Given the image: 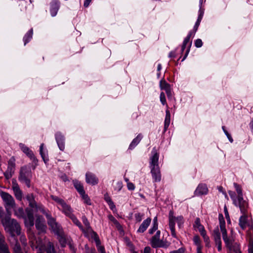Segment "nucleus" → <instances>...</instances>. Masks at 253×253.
Instances as JSON below:
<instances>
[{"mask_svg": "<svg viewBox=\"0 0 253 253\" xmlns=\"http://www.w3.org/2000/svg\"><path fill=\"white\" fill-rule=\"evenodd\" d=\"M152 157L150 158V169L153 181L155 182H160L161 180V174L158 164L159 154L155 148L152 151Z\"/></svg>", "mask_w": 253, "mask_h": 253, "instance_id": "obj_1", "label": "nucleus"}, {"mask_svg": "<svg viewBox=\"0 0 253 253\" xmlns=\"http://www.w3.org/2000/svg\"><path fill=\"white\" fill-rule=\"evenodd\" d=\"M10 215L3 218L1 219V223L5 227V230L10 233L12 236L15 235H20L21 228L19 223L14 219H11Z\"/></svg>", "mask_w": 253, "mask_h": 253, "instance_id": "obj_2", "label": "nucleus"}, {"mask_svg": "<svg viewBox=\"0 0 253 253\" xmlns=\"http://www.w3.org/2000/svg\"><path fill=\"white\" fill-rule=\"evenodd\" d=\"M0 196L3 202V205L7 214L11 215V210L16 207L14 198L8 193L2 191L0 192Z\"/></svg>", "mask_w": 253, "mask_h": 253, "instance_id": "obj_3", "label": "nucleus"}, {"mask_svg": "<svg viewBox=\"0 0 253 253\" xmlns=\"http://www.w3.org/2000/svg\"><path fill=\"white\" fill-rule=\"evenodd\" d=\"M169 227L171 231V234L174 238H176V234L175 230V224L176 222L179 228H181L184 223V219L182 216L175 217L173 212L170 211L169 216Z\"/></svg>", "mask_w": 253, "mask_h": 253, "instance_id": "obj_4", "label": "nucleus"}, {"mask_svg": "<svg viewBox=\"0 0 253 253\" xmlns=\"http://www.w3.org/2000/svg\"><path fill=\"white\" fill-rule=\"evenodd\" d=\"M233 185L238 194V207L240 208L241 212H244L247 210L248 203L243 199L242 190L241 186L236 183H234Z\"/></svg>", "mask_w": 253, "mask_h": 253, "instance_id": "obj_5", "label": "nucleus"}, {"mask_svg": "<svg viewBox=\"0 0 253 253\" xmlns=\"http://www.w3.org/2000/svg\"><path fill=\"white\" fill-rule=\"evenodd\" d=\"M160 231L158 230L150 240L151 245L153 248H167L168 247L167 242L160 240Z\"/></svg>", "mask_w": 253, "mask_h": 253, "instance_id": "obj_6", "label": "nucleus"}, {"mask_svg": "<svg viewBox=\"0 0 253 253\" xmlns=\"http://www.w3.org/2000/svg\"><path fill=\"white\" fill-rule=\"evenodd\" d=\"M46 216L47 219L48 224L51 227L52 230L55 234L60 236L62 233V231L60 225H59L55 221V219L52 217L49 214L46 213Z\"/></svg>", "mask_w": 253, "mask_h": 253, "instance_id": "obj_7", "label": "nucleus"}, {"mask_svg": "<svg viewBox=\"0 0 253 253\" xmlns=\"http://www.w3.org/2000/svg\"><path fill=\"white\" fill-rule=\"evenodd\" d=\"M30 175V171L27 169L26 167L21 168L18 179L21 182L24 183L28 187L30 186L29 179Z\"/></svg>", "mask_w": 253, "mask_h": 253, "instance_id": "obj_8", "label": "nucleus"}, {"mask_svg": "<svg viewBox=\"0 0 253 253\" xmlns=\"http://www.w3.org/2000/svg\"><path fill=\"white\" fill-rule=\"evenodd\" d=\"M15 169V159L12 157L8 161L7 170L4 173V175L7 179H10L14 173Z\"/></svg>", "mask_w": 253, "mask_h": 253, "instance_id": "obj_9", "label": "nucleus"}, {"mask_svg": "<svg viewBox=\"0 0 253 253\" xmlns=\"http://www.w3.org/2000/svg\"><path fill=\"white\" fill-rule=\"evenodd\" d=\"M12 189L17 200L21 201L23 198V193L15 179L12 180Z\"/></svg>", "mask_w": 253, "mask_h": 253, "instance_id": "obj_10", "label": "nucleus"}, {"mask_svg": "<svg viewBox=\"0 0 253 253\" xmlns=\"http://www.w3.org/2000/svg\"><path fill=\"white\" fill-rule=\"evenodd\" d=\"M212 236L213 238L215 245L217 246L218 251L219 252L221 251L222 250V243L220 233L218 226H216L213 230Z\"/></svg>", "mask_w": 253, "mask_h": 253, "instance_id": "obj_11", "label": "nucleus"}, {"mask_svg": "<svg viewBox=\"0 0 253 253\" xmlns=\"http://www.w3.org/2000/svg\"><path fill=\"white\" fill-rule=\"evenodd\" d=\"M19 146L21 151L31 160H32L33 161H37L33 152L30 149L29 147L21 143H19Z\"/></svg>", "mask_w": 253, "mask_h": 253, "instance_id": "obj_12", "label": "nucleus"}, {"mask_svg": "<svg viewBox=\"0 0 253 253\" xmlns=\"http://www.w3.org/2000/svg\"><path fill=\"white\" fill-rule=\"evenodd\" d=\"M85 181L88 184L94 185L98 183V179L96 175L90 172H87L85 174Z\"/></svg>", "mask_w": 253, "mask_h": 253, "instance_id": "obj_13", "label": "nucleus"}, {"mask_svg": "<svg viewBox=\"0 0 253 253\" xmlns=\"http://www.w3.org/2000/svg\"><path fill=\"white\" fill-rule=\"evenodd\" d=\"M35 225L36 228L41 232H44L46 230V225L42 217L38 216L36 220Z\"/></svg>", "mask_w": 253, "mask_h": 253, "instance_id": "obj_14", "label": "nucleus"}, {"mask_svg": "<svg viewBox=\"0 0 253 253\" xmlns=\"http://www.w3.org/2000/svg\"><path fill=\"white\" fill-rule=\"evenodd\" d=\"M208 189L206 184H200L197 187L194 192L195 196H201L203 195H206L208 194Z\"/></svg>", "mask_w": 253, "mask_h": 253, "instance_id": "obj_15", "label": "nucleus"}, {"mask_svg": "<svg viewBox=\"0 0 253 253\" xmlns=\"http://www.w3.org/2000/svg\"><path fill=\"white\" fill-rule=\"evenodd\" d=\"M60 7V2L58 0H53L50 3V12L52 16L56 15Z\"/></svg>", "mask_w": 253, "mask_h": 253, "instance_id": "obj_16", "label": "nucleus"}, {"mask_svg": "<svg viewBox=\"0 0 253 253\" xmlns=\"http://www.w3.org/2000/svg\"><path fill=\"white\" fill-rule=\"evenodd\" d=\"M55 138L59 149L63 151L65 149L64 137L60 132H57L55 134Z\"/></svg>", "mask_w": 253, "mask_h": 253, "instance_id": "obj_17", "label": "nucleus"}, {"mask_svg": "<svg viewBox=\"0 0 253 253\" xmlns=\"http://www.w3.org/2000/svg\"><path fill=\"white\" fill-rule=\"evenodd\" d=\"M221 232L222 235L223 240L224 241L226 246L228 248L231 249L234 241L233 239L227 237V231L226 229L222 228V231Z\"/></svg>", "mask_w": 253, "mask_h": 253, "instance_id": "obj_18", "label": "nucleus"}, {"mask_svg": "<svg viewBox=\"0 0 253 253\" xmlns=\"http://www.w3.org/2000/svg\"><path fill=\"white\" fill-rule=\"evenodd\" d=\"M151 222V219L150 217L144 220L140 225L139 228L137 230V233H142L146 230Z\"/></svg>", "mask_w": 253, "mask_h": 253, "instance_id": "obj_19", "label": "nucleus"}, {"mask_svg": "<svg viewBox=\"0 0 253 253\" xmlns=\"http://www.w3.org/2000/svg\"><path fill=\"white\" fill-rule=\"evenodd\" d=\"M191 44H192V41H187V40H185V39L184 40V41L183 42L182 45L181 47L182 52H183L184 51V50L186 47H187V49L186 51L185 54L183 58L182 59V61H183L184 60H185V58H186V57L187 56V55L190 51V49Z\"/></svg>", "mask_w": 253, "mask_h": 253, "instance_id": "obj_20", "label": "nucleus"}, {"mask_svg": "<svg viewBox=\"0 0 253 253\" xmlns=\"http://www.w3.org/2000/svg\"><path fill=\"white\" fill-rule=\"evenodd\" d=\"M247 210L244 212H242L243 215L241 216L239 218V226L243 229L244 230L248 225V221H247V215L246 214Z\"/></svg>", "mask_w": 253, "mask_h": 253, "instance_id": "obj_21", "label": "nucleus"}, {"mask_svg": "<svg viewBox=\"0 0 253 253\" xmlns=\"http://www.w3.org/2000/svg\"><path fill=\"white\" fill-rule=\"evenodd\" d=\"M59 209H61L62 212L68 217L73 214V210L71 207L65 202Z\"/></svg>", "mask_w": 253, "mask_h": 253, "instance_id": "obj_22", "label": "nucleus"}, {"mask_svg": "<svg viewBox=\"0 0 253 253\" xmlns=\"http://www.w3.org/2000/svg\"><path fill=\"white\" fill-rule=\"evenodd\" d=\"M194 228L197 229L201 233V235L206 232L204 227L201 224L199 218H197L193 225Z\"/></svg>", "mask_w": 253, "mask_h": 253, "instance_id": "obj_23", "label": "nucleus"}, {"mask_svg": "<svg viewBox=\"0 0 253 253\" xmlns=\"http://www.w3.org/2000/svg\"><path fill=\"white\" fill-rule=\"evenodd\" d=\"M92 237L94 239L96 243L98 251L101 253H106L104 247L100 245V242L98 235L95 232H92Z\"/></svg>", "mask_w": 253, "mask_h": 253, "instance_id": "obj_24", "label": "nucleus"}, {"mask_svg": "<svg viewBox=\"0 0 253 253\" xmlns=\"http://www.w3.org/2000/svg\"><path fill=\"white\" fill-rule=\"evenodd\" d=\"M142 138V134H139L134 139H133L132 141L129 145V149H133L140 142Z\"/></svg>", "mask_w": 253, "mask_h": 253, "instance_id": "obj_25", "label": "nucleus"}, {"mask_svg": "<svg viewBox=\"0 0 253 253\" xmlns=\"http://www.w3.org/2000/svg\"><path fill=\"white\" fill-rule=\"evenodd\" d=\"M74 185L75 187V188L77 189V190L78 191V192L82 195H84V194L85 193L83 186L82 185V184L77 180H74L73 181Z\"/></svg>", "mask_w": 253, "mask_h": 253, "instance_id": "obj_26", "label": "nucleus"}, {"mask_svg": "<svg viewBox=\"0 0 253 253\" xmlns=\"http://www.w3.org/2000/svg\"><path fill=\"white\" fill-rule=\"evenodd\" d=\"M170 114L169 111L167 110L166 111V118L165 120V123H164V131H166L167 129H168L169 124H170Z\"/></svg>", "mask_w": 253, "mask_h": 253, "instance_id": "obj_27", "label": "nucleus"}, {"mask_svg": "<svg viewBox=\"0 0 253 253\" xmlns=\"http://www.w3.org/2000/svg\"><path fill=\"white\" fill-rule=\"evenodd\" d=\"M14 211V215L19 218L24 217V210L22 208H18L17 209L16 207L14 209H12Z\"/></svg>", "mask_w": 253, "mask_h": 253, "instance_id": "obj_28", "label": "nucleus"}, {"mask_svg": "<svg viewBox=\"0 0 253 253\" xmlns=\"http://www.w3.org/2000/svg\"><path fill=\"white\" fill-rule=\"evenodd\" d=\"M33 34V29H31L24 36L23 38V41L24 42V45H25L32 38Z\"/></svg>", "mask_w": 253, "mask_h": 253, "instance_id": "obj_29", "label": "nucleus"}, {"mask_svg": "<svg viewBox=\"0 0 253 253\" xmlns=\"http://www.w3.org/2000/svg\"><path fill=\"white\" fill-rule=\"evenodd\" d=\"M68 217H69L72 220L74 223L78 226L80 229H81L82 231H84L83 226L82 225L81 222L78 220V219L73 213L70 215V216H69Z\"/></svg>", "mask_w": 253, "mask_h": 253, "instance_id": "obj_30", "label": "nucleus"}, {"mask_svg": "<svg viewBox=\"0 0 253 253\" xmlns=\"http://www.w3.org/2000/svg\"><path fill=\"white\" fill-rule=\"evenodd\" d=\"M27 199L29 202V205L32 208H37V204L35 202L33 194L28 195Z\"/></svg>", "mask_w": 253, "mask_h": 253, "instance_id": "obj_31", "label": "nucleus"}, {"mask_svg": "<svg viewBox=\"0 0 253 253\" xmlns=\"http://www.w3.org/2000/svg\"><path fill=\"white\" fill-rule=\"evenodd\" d=\"M160 87L161 89L165 90V91H169V88L170 87L169 84L164 80H162L160 81Z\"/></svg>", "mask_w": 253, "mask_h": 253, "instance_id": "obj_32", "label": "nucleus"}, {"mask_svg": "<svg viewBox=\"0 0 253 253\" xmlns=\"http://www.w3.org/2000/svg\"><path fill=\"white\" fill-rule=\"evenodd\" d=\"M82 220H83V222L84 223V225L86 227V228L88 230V231H90L91 232V236H92V232H93L90 226H89V223L87 219V218L85 216H83L82 217Z\"/></svg>", "mask_w": 253, "mask_h": 253, "instance_id": "obj_33", "label": "nucleus"}, {"mask_svg": "<svg viewBox=\"0 0 253 253\" xmlns=\"http://www.w3.org/2000/svg\"><path fill=\"white\" fill-rule=\"evenodd\" d=\"M218 218H219V223H220V230L221 231L222 228L224 229H226L225 228V221L224 219L223 216L222 214H219Z\"/></svg>", "mask_w": 253, "mask_h": 253, "instance_id": "obj_34", "label": "nucleus"}, {"mask_svg": "<svg viewBox=\"0 0 253 253\" xmlns=\"http://www.w3.org/2000/svg\"><path fill=\"white\" fill-rule=\"evenodd\" d=\"M43 144L42 143L41 144L40 148V153L41 155V157H42L44 162L46 164L48 161V159L47 158H46L45 155L43 152Z\"/></svg>", "mask_w": 253, "mask_h": 253, "instance_id": "obj_35", "label": "nucleus"}, {"mask_svg": "<svg viewBox=\"0 0 253 253\" xmlns=\"http://www.w3.org/2000/svg\"><path fill=\"white\" fill-rule=\"evenodd\" d=\"M193 242L194 244L197 246V250L199 248L201 249V240L200 237L198 235H195L193 237Z\"/></svg>", "mask_w": 253, "mask_h": 253, "instance_id": "obj_36", "label": "nucleus"}, {"mask_svg": "<svg viewBox=\"0 0 253 253\" xmlns=\"http://www.w3.org/2000/svg\"><path fill=\"white\" fill-rule=\"evenodd\" d=\"M228 193H229V194L231 199L233 201V203L236 206H238V198L236 199V194H235V193L234 192H233V191H229Z\"/></svg>", "mask_w": 253, "mask_h": 253, "instance_id": "obj_37", "label": "nucleus"}, {"mask_svg": "<svg viewBox=\"0 0 253 253\" xmlns=\"http://www.w3.org/2000/svg\"><path fill=\"white\" fill-rule=\"evenodd\" d=\"M25 224L27 226H33L34 224V219L24 217Z\"/></svg>", "mask_w": 253, "mask_h": 253, "instance_id": "obj_38", "label": "nucleus"}, {"mask_svg": "<svg viewBox=\"0 0 253 253\" xmlns=\"http://www.w3.org/2000/svg\"><path fill=\"white\" fill-rule=\"evenodd\" d=\"M51 198L53 200L58 204L60 207L65 203L64 201L55 196H51Z\"/></svg>", "mask_w": 253, "mask_h": 253, "instance_id": "obj_39", "label": "nucleus"}, {"mask_svg": "<svg viewBox=\"0 0 253 253\" xmlns=\"http://www.w3.org/2000/svg\"><path fill=\"white\" fill-rule=\"evenodd\" d=\"M203 237L204 240L206 243V246L208 247H210V240L209 237L207 235L206 232L201 234Z\"/></svg>", "mask_w": 253, "mask_h": 253, "instance_id": "obj_40", "label": "nucleus"}, {"mask_svg": "<svg viewBox=\"0 0 253 253\" xmlns=\"http://www.w3.org/2000/svg\"><path fill=\"white\" fill-rule=\"evenodd\" d=\"M47 253H55L53 245L49 242L46 248Z\"/></svg>", "mask_w": 253, "mask_h": 253, "instance_id": "obj_41", "label": "nucleus"}, {"mask_svg": "<svg viewBox=\"0 0 253 253\" xmlns=\"http://www.w3.org/2000/svg\"><path fill=\"white\" fill-rule=\"evenodd\" d=\"M81 196L83 199L84 200V202L85 203L88 205H91V203L90 200L88 197V196L85 194V193L84 194V195H82Z\"/></svg>", "mask_w": 253, "mask_h": 253, "instance_id": "obj_42", "label": "nucleus"}, {"mask_svg": "<svg viewBox=\"0 0 253 253\" xmlns=\"http://www.w3.org/2000/svg\"><path fill=\"white\" fill-rule=\"evenodd\" d=\"M13 251L14 253H22L21 250V247L20 245L16 243L13 248Z\"/></svg>", "mask_w": 253, "mask_h": 253, "instance_id": "obj_43", "label": "nucleus"}, {"mask_svg": "<svg viewBox=\"0 0 253 253\" xmlns=\"http://www.w3.org/2000/svg\"><path fill=\"white\" fill-rule=\"evenodd\" d=\"M160 101L163 105L166 104V99L165 97V94L163 92H162L160 94Z\"/></svg>", "mask_w": 253, "mask_h": 253, "instance_id": "obj_44", "label": "nucleus"}, {"mask_svg": "<svg viewBox=\"0 0 253 253\" xmlns=\"http://www.w3.org/2000/svg\"><path fill=\"white\" fill-rule=\"evenodd\" d=\"M123 185L122 182L118 181L116 183L115 187V190H117V191H120L123 188Z\"/></svg>", "mask_w": 253, "mask_h": 253, "instance_id": "obj_45", "label": "nucleus"}, {"mask_svg": "<svg viewBox=\"0 0 253 253\" xmlns=\"http://www.w3.org/2000/svg\"><path fill=\"white\" fill-rule=\"evenodd\" d=\"M143 215L140 213H136L134 215L135 220L137 222H140L143 218Z\"/></svg>", "mask_w": 253, "mask_h": 253, "instance_id": "obj_46", "label": "nucleus"}, {"mask_svg": "<svg viewBox=\"0 0 253 253\" xmlns=\"http://www.w3.org/2000/svg\"><path fill=\"white\" fill-rule=\"evenodd\" d=\"M224 214H225V217L227 219V221L230 222V220L229 214V213L228 212V210H227V207L226 206H225L224 207Z\"/></svg>", "mask_w": 253, "mask_h": 253, "instance_id": "obj_47", "label": "nucleus"}, {"mask_svg": "<svg viewBox=\"0 0 253 253\" xmlns=\"http://www.w3.org/2000/svg\"><path fill=\"white\" fill-rule=\"evenodd\" d=\"M195 45L197 47H201L203 45V42L201 39H197L195 42Z\"/></svg>", "mask_w": 253, "mask_h": 253, "instance_id": "obj_48", "label": "nucleus"}, {"mask_svg": "<svg viewBox=\"0 0 253 253\" xmlns=\"http://www.w3.org/2000/svg\"><path fill=\"white\" fill-rule=\"evenodd\" d=\"M196 33H194V30L193 29L192 31H191L189 32L188 35L187 36V37L185 38V40H187V41H190V39L191 37H194L195 34Z\"/></svg>", "mask_w": 253, "mask_h": 253, "instance_id": "obj_49", "label": "nucleus"}, {"mask_svg": "<svg viewBox=\"0 0 253 253\" xmlns=\"http://www.w3.org/2000/svg\"><path fill=\"white\" fill-rule=\"evenodd\" d=\"M26 212L27 216H26L25 217L34 219L32 211H31V210H26Z\"/></svg>", "mask_w": 253, "mask_h": 253, "instance_id": "obj_50", "label": "nucleus"}, {"mask_svg": "<svg viewBox=\"0 0 253 253\" xmlns=\"http://www.w3.org/2000/svg\"><path fill=\"white\" fill-rule=\"evenodd\" d=\"M127 187L129 190H134L135 189L134 185L130 182H128L127 183Z\"/></svg>", "mask_w": 253, "mask_h": 253, "instance_id": "obj_51", "label": "nucleus"}, {"mask_svg": "<svg viewBox=\"0 0 253 253\" xmlns=\"http://www.w3.org/2000/svg\"><path fill=\"white\" fill-rule=\"evenodd\" d=\"M157 229L158 226L153 225L152 227L149 230V233L150 234H153Z\"/></svg>", "mask_w": 253, "mask_h": 253, "instance_id": "obj_52", "label": "nucleus"}, {"mask_svg": "<svg viewBox=\"0 0 253 253\" xmlns=\"http://www.w3.org/2000/svg\"><path fill=\"white\" fill-rule=\"evenodd\" d=\"M248 253H253V242L250 241L248 246Z\"/></svg>", "mask_w": 253, "mask_h": 253, "instance_id": "obj_53", "label": "nucleus"}, {"mask_svg": "<svg viewBox=\"0 0 253 253\" xmlns=\"http://www.w3.org/2000/svg\"><path fill=\"white\" fill-rule=\"evenodd\" d=\"M170 253H184V250L183 249L180 248L177 250L172 251Z\"/></svg>", "mask_w": 253, "mask_h": 253, "instance_id": "obj_54", "label": "nucleus"}, {"mask_svg": "<svg viewBox=\"0 0 253 253\" xmlns=\"http://www.w3.org/2000/svg\"><path fill=\"white\" fill-rule=\"evenodd\" d=\"M108 205L109 206V207L112 210H114V209H115L116 207H115V205H114V203L113 202V201H109V203H108Z\"/></svg>", "mask_w": 253, "mask_h": 253, "instance_id": "obj_55", "label": "nucleus"}, {"mask_svg": "<svg viewBox=\"0 0 253 253\" xmlns=\"http://www.w3.org/2000/svg\"><path fill=\"white\" fill-rule=\"evenodd\" d=\"M108 218L110 220L113 221L114 223L116 224L118 223L117 220L115 218V217L112 215H109L108 216Z\"/></svg>", "mask_w": 253, "mask_h": 253, "instance_id": "obj_56", "label": "nucleus"}, {"mask_svg": "<svg viewBox=\"0 0 253 253\" xmlns=\"http://www.w3.org/2000/svg\"><path fill=\"white\" fill-rule=\"evenodd\" d=\"M218 191L220 192H221L224 195H225V197L226 198L227 197V195L226 194V193L223 190V188L221 186H219L217 188Z\"/></svg>", "mask_w": 253, "mask_h": 253, "instance_id": "obj_57", "label": "nucleus"}, {"mask_svg": "<svg viewBox=\"0 0 253 253\" xmlns=\"http://www.w3.org/2000/svg\"><path fill=\"white\" fill-rule=\"evenodd\" d=\"M151 250L149 247H146L144 249L143 253H151Z\"/></svg>", "mask_w": 253, "mask_h": 253, "instance_id": "obj_58", "label": "nucleus"}, {"mask_svg": "<svg viewBox=\"0 0 253 253\" xmlns=\"http://www.w3.org/2000/svg\"><path fill=\"white\" fill-rule=\"evenodd\" d=\"M199 25H200L199 23L196 22V23H195V25L194 26V28H193L194 33H196V31L198 30V27H199Z\"/></svg>", "mask_w": 253, "mask_h": 253, "instance_id": "obj_59", "label": "nucleus"}, {"mask_svg": "<svg viewBox=\"0 0 253 253\" xmlns=\"http://www.w3.org/2000/svg\"><path fill=\"white\" fill-rule=\"evenodd\" d=\"M91 1V0H85L84 1V6L86 7H87L89 5V4Z\"/></svg>", "mask_w": 253, "mask_h": 253, "instance_id": "obj_60", "label": "nucleus"}, {"mask_svg": "<svg viewBox=\"0 0 253 253\" xmlns=\"http://www.w3.org/2000/svg\"><path fill=\"white\" fill-rule=\"evenodd\" d=\"M153 225H156V226H158V220H157V216L155 217L153 219Z\"/></svg>", "mask_w": 253, "mask_h": 253, "instance_id": "obj_61", "label": "nucleus"}, {"mask_svg": "<svg viewBox=\"0 0 253 253\" xmlns=\"http://www.w3.org/2000/svg\"><path fill=\"white\" fill-rule=\"evenodd\" d=\"M169 57H171V58H173V57H175V51H171L169 53Z\"/></svg>", "mask_w": 253, "mask_h": 253, "instance_id": "obj_62", "label": "nucleus"}, {"mask_svg": "<svg viewBox=\"0 0 253 253\" xmlns=\"http://www.w3.org/2000/svg\"><path fill=\"white\" fill-rule=\"evenodd\" d=\"M105 200L107 202V203H109V201H112L110 197L108 196H105Z\"/></svg>", "mask_w": 253, "mask_h": 253, "instance_id": "obj_63", "label": "nucleus"}, {"mask_svg": "<svg viewBox=\"0 0 253 253\" xmlns=\"http://www.w3.org/2000/svg\"><path fill=\"white\" fill-rule=\"evenodd\" d=\"M168 97H169L171 95V89L170 87L169 88V91H166Z\"/></svg>", "mask_w": 253, "mask_h": 253, "instance_id": "obj_64", "label": "nucleus"}]
</instances>
